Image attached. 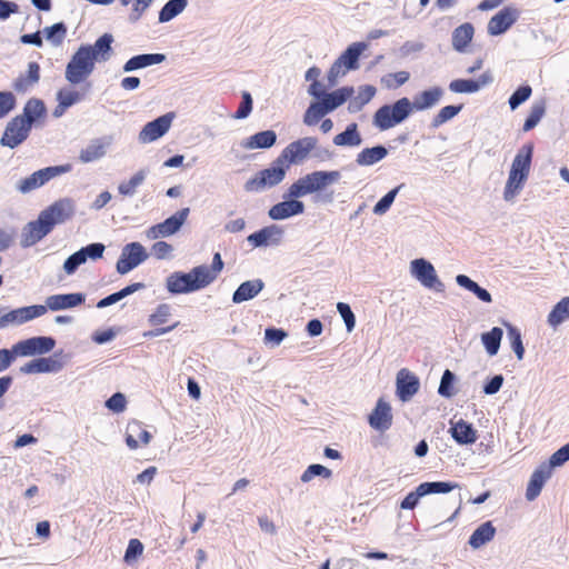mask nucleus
Returning a JSON list of instances; mask_svg holds the SVG:
<instances>
[{
    "label": "nucleus",
    "mask_w": 569,
    "mask_h": 569,
    "mask_svg": "<svg viewBox=\"0 0 569 569\" xmlns=\"http://www.w3.org/2000/svg\"><path fill=\"white\" fill-rule=\"evenodd\" d=\"M503 325L507 328L506 341L509 348L515 352L517 360L521 361L525 356V346L521 332L510 323L503 322Z\"/></svg>",
    "instance_id": "nucleus-40"
},
{
    "label": "nucleus",
    "mask_w": 569,
    "mask_h": 569,
    "mask_svg": "<svg viewBox=\"0 0 569 569\" xmlns=\"http://www.w3.org/2000/svg\"><path fill=\"white\" fill-rule=\"evenodd\" d=\"M409 72L399 71L395 73H389L381 79V82L389 89L398 88L405 84L409 80Z\"/></svg>",
    "instance_id": "nucleus-61"
},
{
    "label": "nucleus",
    "mask_w": 569,
    "mask_h": 569,
    "mask_svg": "<svg viewBox=\"0 0 569 569\" xmlns=\"http://www.w3.org/2000/svg\"><path fill=\"white\" fill-rule=\"evenodd\" d=\"M403 184H399L398 187L391 189L387 192L373 207V213L377 216H383L391 208L398 192L402 188Z\"/></svg>",
    "instance_id": "nucleus-50"
},
{
    "label": "nucleus",
    "mask_w": 569,
    "mask_h": 569,
    "mask_svg": "<svg viewBox=\"0 0 569 569\" xmlns=\"http://www.w3.org/2000/svg\"><path fill=\"white\" fill-rule=\"evenodd\" d=\"M106 247L101 242H93L86 247L80 248L78 251L82 256L83 260L87 262L88 260L96 261L103 257V252Z\"/></svg>",
    "instance_id": "nucleus-55"
},
{
    "label": "nucleus",
    "mask_w": 569,
    "mask_h": 569,
    "mask_svg": "<svg viewBox=\"0 0 569 569\" xmlns=\"http://www.w3.org/2000/svg\"><path fill=\"white\" fill-rule=\"evenodd\" d=\"M277 141V134L273 130L260 131L241 142V147L247 150L268 149Z\"/></svg>",
    "instance_id": "nucleus-32"
},
{
    "label": "nucleus",
    "mask_w": 569,
    "mask_h": 569,
    "mask_svg": "<svg viewBox=\"0 0 569 569\" xmlns=\"http://www.w3.org/2000/svg\"><path fill=\"white\" fill-rule=\"evenodd\" d=\"M54 346L56 340L51 337H32L13 345V352L20 357L44 355L50 352Z\"/></svg>",
    "instance_id": "nucleus-13"
},
{
    "label": "nucleus",
    "mask_w": 569,
    "mask_h": 569,
    "mask_svg": "<svg viewBox=\"0 0 569 569\" xmlns=\"http://www.w3.org/2000/svg\"><path fill=\"white\" fill-rule=\"evenodd\" d=\"M368 422L371 428L380 432L388 430L392 425L391 406L380 398L376 408L369 415Z\"/></svg>",
    "instance_id": "nucleus-21"
},
{
    "label": "nucleus",
    "mask_w": 569,
    "mask_h": 569,
    "mask_svg": "<svg viewBox=\"0 0 569 569\" xmlns=\"http://www.w3.org/2000/svg\"><path fill=\"white\" fill-rule=\"evenodd\" d=\"M353 92L355 90L352 87H342L332 92H327L319 101L325 107L327 112L330 113L342 106L348 99H350Z\"/></svg>",
    "instance_id": "nucleus-29"
},
{
    "label": "nucleus",
    "mask_w": 569,
    "mask_h": 569,
    "mask_svg": "<svg viewBox=\"0 0 569 569\" xmlns=\"http://www.w3.org/2000/svg\"><path fill=\"white\" fill-rule=\"evenodd\" d=\"M283 237V230L277 224L267 226L257 232L248 236L247 240L252 247L261 248L268 246H278Z\"/></svg>",
    "instance_id": "nucleus-20"
},
{
    "label": "nucleus",
    "mask_w": 569,
    "mask_h": 569,
    "mask_svg": "<svg viewBox=\"0 0 569 569\" xmlns=\"http://www.w3.org/2000/svg\"><path fill=\"white\" fill-rule=\"evenodd\" d=\"M413 108L408 98H401L393 104H383L373 116V124L381 131H386L403 122L412 112Z\"/></svg>",
    "instance_id": "nucleus-2"
},
{
    "label": "nucleus",
    "mask_w": 569,
    "mask_h": 569,
    "mask_svg": "<svg viewBox=\"0 0 569 569\" xmlns=\"http://www.w3.org/2000/svg\"><path fill=\"white\" fill-rule=\"evenodd\" d=\"M172 119V113H166L148 122L139 132V141L141 143H150L158 140L169 131Z\"/></svg>",
    "instance_id": "nucleus-16"
},
{
    "label": "nucleus",
    "mask_w": 569,
    "mask_h": 569,
    "mask_svg": "<svg viewBox=\"0 0 569 569\" xmlns=\"http://www.w3.org/2000/svg\"><path fill=\"white\" fill-rule=\"evenodd\" d=\"M475 29L471 23L466 22L457 27L452 32V47L458 52H465L473 38Z\"/></svg>",
    "instance_id": "nucleus-36"
},
{
    "label": "nucleus",
    "mask_w": 569,
    "mask_h": 569,
    "mask_svg": "<svg viewBox=\"0 0 569 569\" xmlns=\"http://www.w3.org/2000/svg\"><path fill=\"white\" fill-rule=\"evenodd\" d=\"M86 295L82 292L58 293L47 297L43 308L51 311L72 309L83 305Z\"/></svg>",
    "instance_id": "nucleus-19"
},
{
    "label": "nucleus",
    "mask_w": 569,
    "mask_h": 569,
    "mask_svg": "<svg viewBox=\"0 0 569 569\" xmlns=\"http://www.w3.org/2000/svg\"><path fill=\"white\" fill-rule=\"evenodd\" d=\"M208 286L198 267L192 268L189 272L174 271L166 279V289L171 295L191 293Z\"/></svg>",
    "instance_id": "nucleus-3"
},
{
    "label": "nucleus",
    "mask_w": 569,
    "mask_h": 569,
    "mask_svg": "<svg viewBox=\"0 0 569 569\" xmlns=\"http://www.w3.org/2000/svg\"><path fill=\"white\" fill-rule=\"evenodd\" d=\"M30 131L29 124H26L22 118L16 116L7 123L0 143L3 147L14 149L29 137Z\"/></svg>",
    "instance_id": "nucleus-14"
},
{
    "label": "nucleus",
    "mask_w": 569,
    "mask_h": 569,
    "mask_svg": "<svg viewBox=\"0 0 569 569\" xmlns=\"http://www.w3.org/2000/svg\"><path fill=\"white\" fill-rule=\"evenodd\" d=\"M552 476V471L550 470V466H545L541 463L531 475L529 480L526 498L529 501L535 500L541 492V489L546 481L550 479Z\"/></svg>",
    "instance_id": "nucleus-24"
},
{
    "label": "nucleus",
    "mask_w": 569,
    "mask_h": 569,
    "mask_svg": "<svg viewBox=\"0 0 569 569\" xmlns=\"http://www.w3.org/2000/svg\"><path fill=\"white\" fill-rule=\"evenodd\" d=\"M149 258L146 248L140 242H130L123 246L116 263L119 274H127Z\"/></svg>",
    "instance_id": "nucleus-9"
},
{
    "label": "nucleus",
    "mask_w": 569,
    "mask_h": 569,
    "mask_svg": "<svg viewBox=\"0 0 569 569\" xmlns=\"http://www.w3.org/2000/svg\"><path fill=\"white\" fill-rule=\"evenodd\" d=\"M496 533V528L492 526L491 521H487L480 525L473 533L469 538V545L472 549H479L485 546L487 542L493 539Z\"/></svg>",
    "instance_id": "nucleus-38"
},
{
    "label": "nucleus",
    "mask_w": 569,
    "mask_h": 569,
    "mask_svg": "<svg viewBox=\"0 0 569 569\" xmlns=\"http://www.w3.org/2000/svg\"><path fill=\"white\" fill-rule=\"evenodd\" d=\"M42 33L53 47H59L66 39L67 27L63 22H57L50 27H46Z\"/></svg>",
    "instance_id": "nucleus-47"
},
{
    "label": "nucleus",
    "mask_w": 569,
    "mask_h": 569,
    "mask_svg": "<svg viewBox=\"0 0 569 569\" xmlns=\"http://www.w3.org/2000/svg\"><path fill=\"white\" fill-rule=\"evenodd\" d=\"M420 381L416 375L408 369H400L396 378V393L402 402L411 400L419 391Z\"/></svg>",
    "instance_id": "nucleus-17"
},
{
    "label": "nucleus",
    "mask_w": 569,
    "mask_h": 569,
    "mask_svg": "<svg viewBox=\"0 0 569 569\" xmlns=\"http://www.w3.org/2000/svg\"><path fill=\"white\" fill-rule=\"evenodd\" d=\"M531 92L532 91L529 86L519 87L509 99L510 109L516 110L520 104L530 98Z\"/></svg>",
    "instance_id": "nucleus-62"
},
{
    "label": "nucleus",
    "mask_w": 569,
    "mask_h": 569,
    "mask_svg": "<svg viewBox=\"0 0 569 569\" xmlns=\"http://www.w3.org/2000/svg\"><path fill=\"white\" fill-rule=\"evenodd\" d=\"M569 461V442L556 450L549 458L548 462H543L545 466H550L552 471L555 468L563 466Z\"/></svg>",
    "instance_id": "nucleus-56"
},
{
    "label": "nucleus",
    "mask_w": 569,
    "mask_h": 569,
    "mask_svg": "<svg viewBox=\"0 0 569 569\" xmlns=\"http://www.w3.org/2000/svg\"><path fill=\"white\" fill-rule=\"evenodd\" d=\"M520 11L516 8L507 7L500 10V34L506 32L519 18Z\"/></svg>",
    "instance_id": "nucleus-57"
},
{
    "label": "nucleus",
    "mask_w": 569,
    "mask_h": 569,
    "mask_svg": "<svg viewBox=\"0 0 569 569\" xmlns=\"http://www.w3.org/2000/svg\"><path fill=\"white\" fill-rule=\"evenodd\" d=\"M60 369V363L52 358H37L20 368V371L26 375L56 372Z\"/></svg>",
    "instance_id": "nucleus-34"
},
{
    "label": "nucleus",
    "mask_w": 569,
    "mask_h": 569,
    "mask_svg": "<svg viewBox=\"0 0 569 569\" xmlns=\"http://www.w3.org/2000/svg\"><path fill=\"white\" fill-rule=\"evenodd\" d=\"M287 167L282 158H277L273 163L246 181L244 190L247 192H261L266 189L279 184L286 176Z\"/></svg>",
    "instance_id": "nucleus-4"
},
{
    "label": "nucleus",
    "mask_w": 569,
    "mask_h": 569,
    "mask_svg": "<svg viewBox=\"0 0 569 569\" xmlns=\"http://www.w3.org/2000/svg\"><path fill=\"white\" fill-rule=\"evenodd\" d=\"M82 99L83 96L72 89H60L57 92V101H61L67 108L72 107L73 104L80 102Z\"/></svg>",
    "instance_id": "nucleus-59"
},
{
    "label": "nucleus",
    "mask_w": 569,
    "mask_h": 569,
    "mask_svg": "<svg viewBox=\"0 0 569 569\" xmlns=\"http://www.w3.org/2000/svg\"><path fill=\"white\" fill-rule=\"evenodd\" d=\"M188 6V0H169L159 11L158 21L166 23L182 13Z\"/></svg>",
    "instance_id": "nucleus-43"
},
{
    "label": "nucleus",
    "mask_w": 569,
    "mask_h": 569,
    "mask_svg": "<svg viewBox=\"0 0 569 569\" xmlns=\"http://www.w3.org/2000/svg\"><path fill=\"white\" fill-rule=\"evenodd\" d=\"M113 41V38L110 33H104L101 37H99L96 42L91 44H81L80 47L82 49H87L92 57V60L94 62H106L109 60L112 48L111 43Z\"/></svg>",
    "instance_id": "nucleus-25"
},
{
    "label": "nucleus",
    "mask_w": 569,
    "mask_h": 569,
    "mask_svg": "<svg viewBox=\"0 0 569 569\" xmlns=\"http://www.w3.org/2000/svg\"><path fill=\"white\" fill-rule=\"evenodd\" d=\"M481 341L490 356L498 353V327L481 335Z\"/></svg>",
    "instance_id": "nucleus-60"
},
{
    "label": "nucleus",
    "mask_w": 569,
    "mask_h": 569,
    "mask_svg": "<svg viewBox=\"0 0 569 569\" xmlns=\"http://www.w3.org/2000/svg\"><path fill=\"white\" fill-rule=\"evenodd\" d=\"M455 373L449 369H446L442 373L440 385L438 388V393L442 397L450 398L453 396V382H455Z\"/></svg>",
    "instance_id": "nucleus-58"
},
{
    "label": "nucleus",
    "mask_w": 569,
    "mask_h": 569,
    "mask_svg": "<svg viewBox=\"0 0 569 569\" xmlns=\"http://www.w3.org/2000/svg\"><path fill=\"white\" fill-rule=\"evenodd\" d=\"M72 170V164L64 163L59 166H50L39 169L30 176L20 179L16 183V190L22 194L30 193L31 191L39 189L47 184L50 180L66 174Z\"/></svg>",
    "instance_id": "nucleus-5"
},
{
    "label": "nucleus",
    "mask_w": 569,
    "mask_h": 569,
    "mask_svg": "<svg viewBox=\"0 0 569 569\" xmlns=\"http://www.w3.org/2000/svg\"><path fill=\"white\" fill-rule=\"evenodd\" d=\"M388 156V149L385 146H375L362 149L356 157V163L360 167L373 166Z\"/></svg>",
    "instance_id": "nucleus-33"
},
{
    "label": "nucleus",
    "mask_w": 569,
    "mask_h": 569,
    "mask_svg": "<svg viewBox=\"0 0 569 569\" xmlns=\"http://www.w3.org/2000/svg\"><path fill=\"white\" fill-rule=\"evenodd\" d=\"M143 552V545L138 539H131L128 543L123 560L130 565Z\"/></svg>",
    "instance_id": "nucleus-64"
},
{
    "label": "nucleus",
    "mask_w": 569,
    "mask_h": 569,
    "mask_svg": "<svg viewBox=\"0 0 569 569\" xmlns=\"http://www.w3.org/2000/svg\"><path fill=\"white\" fill-rule=\"evenodd\" d=\"M462 109V106H446L432 118L431 127L438 128L455 118Z\"/></svg>",
    "instance_id": "nucleus-51"
},
{
    "label": "nucleus",
    "mask_w": 569,
    "mask_h": 569,
    "mask_svg": "<svg viewBox=\"0 0 569 569\" xmlns=\"http://www.w3.org/2000/svg\"><path fill=\"white\" fill-rule=\"evenodd\" d=\"M189 212V208H183L177 211L174 214L167 218L164 221L150 227L147 230V237L149 239L156 240L158 238H166L174 234L180 230V228L187 220Z\"/></svg>",
    "instance_id": "nucleus-11"
},
{
    "label": "nucleus",
    "mask_w": 569,
    "mask_h": 569,
    "mask_svg": "<svg viewBox=\"0 0 569 569\" xmlns=\"http://www.w3.org/2000/svg\"><path fill=\"white\" fill-rule=\"evenodd\" d=\"M47 108L44 102L38 98H31L27 101L23 107L22 114L17 116L18 118H22L23 122L29 124L32 129V126L37 120L46 117Z\"/></svg>",
    "instance_id": "nucleus-30"
},
{
    "label": "nucleus",
    "mask_w": 569,
    "mask_h": 569,
    "mask_svg": "<svg viewBox=\"0 0 569 569\" xmlns=\"http://www.w3.org/2000/svg\"><path fill=\"white\" fill-rule=\"evenodd\" d=\"M332 475V471L328 469L327 467L313 463L310 465L301 475L300 480L305 483L311 481L315 477H322L325 479L330 478Z\"/></svg>",
    "instance_id": "nucleus-53"
},
{
    "label": "nucleus",
    "mask_w": 569,
    "mask_h": 569,
    "mask_svg": "<svg viewBox=\"0 0 569 569\" xmlns=\"http://www.w3.org/2000/svg\"><path fill=\"white\" fill-rule=\"evenodd\" d=\"M44 313L46 308H43L42 305L21 307L12 310L8 307L0 306V330L9 327L21 326L43 316Z\"/></svg>",
    "instance_id": "nucleus-7"
},
{
    "label": "nucleus",
    "mask_w": 569,
    "mask_h": 569,
    "mask_svg": "<svg viewBox=\"0 0 569 569\" xmlns=\"http://www.w3.org/2000/svg\"><path fill=\"white\" fill-rule=\"evenodd\" d=\"M94 66L96 62L92 60L89 51L79 47L66 66V80L70 84H79L91 76Z\"/></svg>",
    "instance_id": "nucleus-6"
},
{
    "label": "nucleus",
    "mask_w": 569,
    "mask_h": 569,
    "mask_svg": "<svg viewBox=\"0 0 569 569\" xmlns=\"http://www.w3.org/2000/svg\"><path fill=\"white\" fill-rule=\"evenodd\" d=\"M366 49L363 42H355L350 44L337 59L347 71L356 70L359 68V58Z\"/></svg>",
    "instance_id": "nucleus-35"
},
{
    "label": "nucleus",
    "mask_w": 569,
    "mask_h": 569,
    "mask_svg": "<svg viewBox=\"0 0 569 569\" xmlns=\"http://www.w3.org/2000/svg\"><path fill=\"white\" fill-rule=\"evenodd\" d=\"M450 431L452 438L460 445L473 443L476 441V433L472 426L465 421L455 423Z\"/></svg>",
    "instance_id": "nucleus-44"
},
{
    "label": "nucleus",
    "mask_w": 569,
    "mask_h": 569,
    "mask_svg": "<svg viewBox=\"0 0 569 569\" xmlns=\"http://www.w3.org/2000/svg\"><path fill=\"white\" fill-rule=\"evenodd\" d=\"M76 212V203L71 198H62L42 210L39 214L49 223L51 230L71 219Z\"/></svg>",
    "instance_id": "nucleus-10"
},
{
    "label": "nucleus",
    "mask_w": 569,
    "mask_h": 569,
    "mask_svg": "<svg viewBox=\"0 0 569 569\" xmlns=\"http://www.w3.org/2000/svg\"><path fill=\"white\" fill-rule=\"evenodd\" d=\"M420 485L421 491L425 492V496L432 493H448L455 488H458V483L443 481L422 482Z\"/></svg>",
    "instance_id": "nucleus-52"
},
{
    "label": "nucleus",
    "mask_w": 569,
    "mask_h": 569,
    "mask_svg": "<svg viewBox=\"0 0 569 569\" xmlns=\"http://www.w3.org/2000/svg\"><path fill=\"white\" fill-rule=\"evenodd\" d=\"M51 228L49 223L44 221L41 216H38V219L31 222H28L21 232V241L20 244L23 248H29L41 239H43L47 234L51 232Z\"/></svg>",
    "instance_id": "nucleus-18"
},
{
    "label": "nucleus",
    "mask_w": 569,
    "mask_h": 569,
    "mask_svg": "<svg viewBox=\"0 0 569 569\" xmlns=\"http://www.w3.org/2000/svg\"><path fill=\"white\" fill-rule=\"evenodd\" d=\"M305 211V204L298 199H289L272 206L268 214L272 220H284L293 216L301 214Z\"/></svg>",
    "instance_id": "nucleus-23"
},
{
    "label": "nucleus",
    "mask_w": 569,
    "mask_h": 569,
    "mask_svg": "<svg viewBox=\"0 0 569 569\" xmlns=\"http://www.w3.org/2000/svg\"><path fill=\"white\" fill-rule=\"evenodd\" d=\"M377 90L373 86H361L358 94L349 101L348 110L351 113L359 112L375 97Z\"/></svg>",
    "instance_id": "nucleus-42"
},
{
    "label": "nucleus",
    "mask_w": 569,
    "mask_h": 569,
    "mask_svg": "<svg viewBox=\"0 0 569 569\" xmlns=\"http://www.w3.org/2000/svg\"><path fill=\"white\" fill-rule=\"evenodd\" d=\"M569 320V296L558 301L549 312L547 322L552 329Z\"/></svg>",
    "instance_id": "nucleus-39"
},
{
    "label": "nucleus",
    "mask_w": 569,
    "mask_h": 569,
    "mask_svg": "<svg viewBox=\"0 0 569 569\" xmlns=\"http://www.w3.org/2000/svg\"><path fill=\"white\" fill-rule=\"evenodd\" d=\"M164 60L166 56L162 53H142L133 56L123 64V71L131 72L153 64H159Z\"/></svg>",
    "instance_id": "nucleus-31"
},
{
    "label": "nucleus",
    "mask_w": 569,
    "mask_h": 569,
    "mask_svg": "<svg viewBox=\"0 0 569 569\" xmlns=\"http://www.w3.org/2000/svg\"><path fill=\"white\" fill-rule=\"evenodd\" d=\"M442 97L443 89L440 87H432L428 90L417 93L413 97L411 104L413 110L423 111L438 104Z\"/></svg>",
    "instance_id": "nucleus-26"
},
{
    "label": "nucleus",
    "mask_w": 569,
    "mask_h": 569,
    "mask_svg": "<svg viewBox=\"0 0 569 569\" xmlns=\"http://www.w3.org/2000/svg\"><path fill=\"white\" fill-rule=\"evenodd\" d=\"M333 143L338 147H359L362 143L357 123H350L346 130L333 137Z\"/></svg>",
    "instance_id": "nucleus-37"
},
{
    "label": "nucleus",
    "mask_w": 569,
    "mask_h": 569,
    "mask_svg": "<svg viewBox=\"0 0 569 569\" xmlns=\"http://www.w3.org/2000/svg\"><path fill=\"white\" fill-rule=\"evenodd\" d=\"M318 139L315 137H305L289 143L282 151L280 158L289 163L303 162L310 152L316 149Z\"/></svg>",
    "instance_id": "nucleus-12"
},
{
    "label": "nucleus",
    "mask_w": 569,
    "mask_h": 569,
    "mask_svg": "<svg viewBox=\"0 0 569 569\" xmlns=\"http://www.w3.org/2000/svg\"><path fill=\"white\" fill-rule=\"evenodd\" d=\"M172 316V308L168 303H160L154 311L149 315L148 323L152 327H158L168 322Z\"/></svg>",
    "instance_id": "nucleus-49"
},
{
    "label": "nucleus",
    "mask_w": 569,
    "mask_h": 569,
    "mask_svg": "<svg viewBox=\"0 0 569 569\" xmlns=\"http://www.w3.org/2000/svg\"><path fill=\"white\" fill-rule=\"evenodd\" d=\"M40 80V66L37 62H29L26 74L19 76L13 82V89L19 93L30 91Z\"/></svg>",
    "instance_id": "nucleus-28"
},
{
    "label": "nucleus",
    "mask_w": 569,
    "mask_h": 569,
    "mask_svg": "<svg viewBox=\"0 0 569 569\" xmlns=\"http://www.w3.org/2000/svg\"><path fill=\"white\" fill-rule=\"evenodd\" d=\"M148 174H149V169H147V168L139 169L134 174L131 176V178L128 181H123V182L119 183L118 192L124 197L134 196L137 188L140 187L144 182Z\"/></svg>",
    "instance_id": "nucleus-41"
},
{
    "label": "nucleus",
    "mask_w": 569,
    "mask_h": 569,
    "mask_svg": "<svg viewBox=\"0 0 569 569\" xmlns=\"http://www.w3.org/2000/svg\"><path fill=\"white\" fill-rule=\"evenodd\" d=\"M328 112L319 100L313 101L303 114V123L308 127L317 124Z\"/></svg>",
    "instance_id": "nucleus-48"
},
{
    "label": "nucleus",
    "mask_w": 569,
    "mask_h": 569,
    "mask_svg": "<svg viewBox=\"0 0 569 569\" xmlns=\"http://www.w3.org/2000/svg\"><path fill=\"white\" fill-rule=\"evenodd\" d=\"M264 288L261 279H253L242 282L232 295L233 303H242L257 297Z\"/></svg>",
    "instance_id": "nucleus-27"
},
{
    "label": "nucleus",
    "mask_w": 569,
    "mask_h": 569,
    "mask_svg": "<svg viewBox=\"0 0 569 569\" xmlns=\"http://www.w3.org/2000/svg\"><path fill=\"white\" fill-rule=\"evenodd\" d=\"M410 274L427 289L436 292L445 290V284L439 279L433 264L425 258H417L410 262Z\"/></svg>",
    "instance_id": "nucleus-8"
},
{
    "label": "nucleus",
    "mask_w": 569,
    "mask_h": 569,
    "mask_svg": "<svg viewBox=\"0 0 569 569\" xmlns=\"http://www.w3.org/2000/svg\"><path fill=\"white\" fill-rule=\"evenodd\" d=\"M449 90L455 93H473L479 91V86L473 79H456L449 83Z\"/></svg>",
    "instance_id": "nucleus-54"
},
{
    "label": "nucleus",
    "mask_w": 569,
    "mask_h": 569,
    "mask_svg": "<svg viewBox=\"0 0 569 569\" xmlns=\"http://www.w3.org/2000/svg\"><path fill=\"white\" fill-rule=\"evenodd\" d=\"M197 267L199 268L200 272H202L203 278L206 279L207 283L210 286L218 278V274L223 269V261L221 259L220 253L217 252V253H214L210 266L200 264Z\"/></svg>",
    "instance_id": "nucleus-46"
},
{
    "label": "nucleus",
    "mask_w": 569,
    "mask_h": 569,
    "mask_svg": "<svg viewBox=\"0 0 569 569\" xmlns=\"http://www.w3.org/2000/svg\"><path fill=\"white\" fill-rule=\"evenodd\" d=\"M286 337L287 332L283 329L270 327L264 330V343L271 347L279 346Z\"/></svg>",
    "instance_id": "nucleus-63"
},
{
    "label": "nucleus",
    "mask_w": 569,
    "mask_h": 569,
    "mask_svg": "<svg viewBox=\"0 0 569 569\" xmlns=\"http://www.w3.org/2000/svg\"><path fill=\"white\" fill-rule=\"evenodd\" d=\"M113 141L114 138L112 134H106L90 140V142L81 149L79 160L82 163H90L100 160L107 154Z\"/></svg>",
    "instance_id": "nucleus-15"
},
{
    "label": "nucleus",
    "mask_w": 569,
    "mask_h": 569,
    "mask_svg": "<svg viewBox=\"0 0 569 569\" xmlns=\"http://www.w3.org/2000/svg\"><path fill=\"white\" fill-rule=\"evenodd\" d=\"M341 173L338 170L332 171H313L303 176L310 193L323 190L328 186L336 183L340 180Z\"/></svg>",
    "instance_id": "nucleus-22"
},
{
    "label": "nucleus",
    "mask_w": 569,
    "mask_h": 569,
    "mask_svg": "<svg viewBox=\"0 0 569 569\" xmlns=\"http://www.w3.org/2000/svg\"><path fill=\"white\" fill-rule=\"evenodd\" d=\"M533 144L526 143L517 152L509 171V177L503 190V199L513 202L521 192L529 177Z\"/></svg>",
    "instance_id": "nucleus-1"
},
{
    "label": "nucleus",
    "mask_w": 569,
    "mask_h": 569,
    "mask_svg": "<svg viewBox=\"0 0 569 569\" xmlns=\"http://www.w3.org/2000/svg\"><path fill=\"white\" fill-rule=\"evenodd\" d=\"M546 113V102L543 100H539L532 103L529 116L526 119L522 131L528 132L532 130L538 123L541 121L542 117Z\"/></svg>",
    "instance_id": "nucleus-45"
}]
</instances>
